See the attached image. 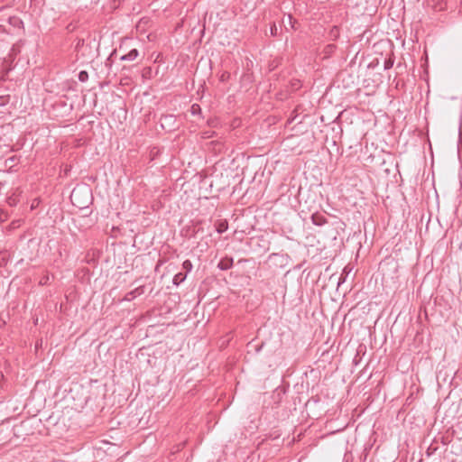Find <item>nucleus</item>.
Instances as JSON below:
<instances>
[{"mask_svg": "<svg viewBox=\"0 0 462 462\" xmlns=\"http://www.w3.org/2000/svg\"><path fill=\"white\" fill-rule=\"evenodd\" d=\"M143 292V288L138 287V288L134 289V291H130L129 293H127L125 296V300H129L131 299H134L136 296L141 295Z\"/></svg>", "mask_w": 462, "mask_h": 462, "instance_id": "obj_4", "label": "nucleus"}, {"mask_svg": "<svg viewBox=\"0 0 462 462\" xmlns=\"http://www.w3.org/2000/svg\"><path fill=\"white\" fill-rule=\"evenodd\" d=\"M139 55V51L136 49L131 50L128 53L123 55L120 59L121 60L133 61Z\"/></svg>", "mask_w": 462, "mask_h": 462, "instance_id": "obj_3", "label": "nucleus"}, {"mask_svg": "<svg viewBox=\"0 0 462 462\" xmlns=\"http://www.w3.org/2000/svg\"><path fill=\"white\" fill-rule=\"evenodd\" d=\"M229 75L226 74V73H223L222 76H221V80L224 81L226 79V77H228Z\"/></svg>", "mask_w": 462, "mask_h": 462, "instance_id": "obj_19", "label": "nucleus"}, {"mask_svg": "<svg viewBox=\"0 0 462 462\" xmlns=\"http://www.w3.org/2000/svg\"><path fill=\"white\" fill-rule=\"evenodd\" d=\"M232 266H233V258L232 257H224L217 263V267L222 271L229 270L230 268H232Z\"/></svg>", "mask_w": 462, "mask_h": 462, "instance_id": "obj_2", "label": "nucleus"}, {"mask_svg": "<svg viewBox=\"0 0 462 462\" xmlns=\"http://www.w3.org/2000/svg\"><path fill=\"white\" fill-rule=\"evenodd\" d=\"M270 31H271V34H272L273 36H275V35L277 34V27H276L275 23H273V24L271 26Z\"/></svg>", "mask_w": 462, "mask_h": 462, "instance_id": "obj_14", "label": "nucleus"}, {"mask_svg": "<svg viewBox=\"0 0 462 462\" xmlns=\"http://www.w3.org/2000/svg\"><path fill=\"white\" fill-rule=\"evenodd\" d=\"M186 277H187L186 273H179L174 275L172 282L175 285H179L185 281Z\"/></svg>", "mask_w": 462, "mask_h": 462, "instance_id": "obj_5", "label": "nucleus"}, {"mask_svg": "<svg viewBox=\"0 0 462 462\" xmlns=\"http://www.w3.org/2000/svg\"><path fill=\"white\" fill-rule=\"evenodd\" d=\"M350 271H351V269H349V270H348V269H347V266H346V267L344 268V270H343V273H342V274H344V273H345L346 275H347V274L349 273V272H350Z\"/></svg>", "mask_w": 462, "mask_h": 462, "instance_id": "obj_18", "label": "nucleus"}, {"mask_svg": "<svg viewBox=\"0 0 462 462\" xmlns=\"http://www.w3.org/2000/svg\"><path fill=\"white\" fill-rule=\"evenodd\" d=\"M183 269L188 273L192 270V263L189 260H185L182 263Z\"/></svg>", "mask_w": 462, "mask_h": 462, "instance_id": "obj_10", "label": "nucleus"}, {"mask_svg": "<svg viewBox=\"0 0 462 462\" xmlns=\"http://www.w3.org/2000/svg\"><path fill=\"white\" fill-rule=\"evenodd\" d=\"M227 229V224L226 223H220L218 226L217 227V231L219 234L224 233Z\"/></svg>", "mask_w": 462, "mask_h": 462, "instance_id": "obj_11", "label": "nucleus"}, {"mask_svg": "<svg viewBox=\"0 0 462 462\" xmlns=\"http://www.w3.org/2000/svg\"><path fill=\"white\" fill-rule=\"evenodd\" d=\"M393 66V60L391 59L385 60L383 67L384 69H389Z\"/></svg>", "mask_w": 462, "mask_h": 462, "instance_id": "obj_12", "label": "nucleus"}, {"mask_svg": "<svg viewBox=\"0 0 462 462\" xmlns=\"http://www.w3.org/2000/svg\"><path fill=\"white\" fill-rule=\"evenodd\" d=\"M162 120H163L165 122L171 121V120H173V116H171V115L164 116L162 117Z\"/></svg>", "mask_w": 462, "mask_h": 462, "instance_id": "obj_16", "label": "nucleus"}, {"mask_svg": "<svg viewBox=\"0 0 462 462\" xmlns=\"http://www.w3.org/2000/svg\"><path fill=\"white\" fill-rule=\"evenodd\" d=\"M215 134V132H205L203 133V138H211Z\"/></svg>", "mask_w": 462, "mask_h": 462, "instance_id": "obj_15", "label": "nucleus"}, {"mask_svg": "<svg viewBox=\"0 0 462 462\" xmlns=\"http://www.w3.org/2000/svg\"><path fill=\"white\" fill-rule=\"evenodd\" d=\"M261 348H262V346H261L260 347H258V348L256 349V351H257V352H258V351H260V349H261Z\"/></svg>", "mask_w": 462, "mask_h": 462, "instance_id": "obj_24", "label": "nucleus"}, {"mask_svg": "<svg viewBox=\"0 0 462 462\" xmlns=\"http://www.w3.org/2000/svg\"><path fill=\"white\" fill-rule=\"evenodd\" d=\"M78 77L79 81L86 82L88 79V73L86 70H81Z\"/></svg>", "mask_w": 462, "mask_h": 462, "instance_id": "obj_9", "label": "nucleus"}, {"mask_svg": "<svg viewBox=\"0 0 462 462\" xmlns=\"http://www.w3.org/2000/svg\"><path fill=\"white\" fill-rule=\"evenodd\" d=\"M9 23L13 26L18 27V28L22 27L23 24V21L19 17H16V16L10 17Z\"/></svg>", "mask_w": 462, "mask_h": 462, "instance_id": "obj_6", "label": "nucleus"}, {"mask_svg": "<svg viewBox=\"0 0 462 462\" xmlns=\"http://www.w3.org/2000/svg\"><path fill=\"white\" fill-rule=\"evenodd\" d=\"M208 125H209L210 126H215L214 122H211V121H208Z\"/></svg>", "mask_w": 462, "mask_h": 462, "instance_id": "obj_21", "label": "nucleus"}, {"mask_svg": "<svg viewBox=\"0 0 462 462\" xmlns=\"http://www.w3.org/2000/svg\"><path fill=\"white\" fill-rule=\"evenodd\" d=\"M83 191H84L87 195L90 194V190H89V189H88V188H86V187H85V188H83Z\"/></svg>", "mask_w": 462, "mask_h": 462, "instance_id": "obj_20", "label": "nucleus"}, {"mask_svg": "<svg viewBox=\"0 0 462 462\" xmlns=\"http://www.w3.org/2000/svg\"><path fill=\"white\" fill-rule=\"evenodd\" d=\"M311 221L315 226H324L325 224H327L328 219L323 214L316 212V213L312 214Z\"/></svg>", "mask_w": 462, "mask_h": 462, "instance_id": "obj_1", "label": "nucleus"}, {"mask_svg": "<svg viewBox=\"0 0 462 462\" xmlns=\"http://www.w3.org/2000/svg\"><path fill=\"white\" fill-rule=\"evenodd\" d=\"M83 44H84V40H83V39H79V40H78L77 44H76V46H75L76 51H79V48H80L81 46H83Z\"/></svg>", "mask_w": 462, "mask_h": 462, "instance_id": "obj_13", "label": "nucleus"}, {"mask_svg": "<svg viewBox=\"0 0 462 462\" xmlns=\"http://www.w3.org/2000/svg\"><path fill=\"white\" fill-rule=\"evenodd\" d=\"M345 281H346V278H345V277H343V274H341V277L339 278V281H338V286H339L341 283L345 282Z\"/></svg>", "mask_w": 462, "mask_h": 462, "instance_id": "obj_17", "label": "nucleus"}, {"mask_svg": "<svg viewBox=\"0 0 462 462\" xmlns=\"http://www.w3.org/2000/svg\"><path fill=\"white\" fill-rule=\"evenodd\" d=\"M190 113L192 115H200L201 114V107L199 104H193L190 107Z\"/></svg>", "mask_w": 462, "mask_h": 462, "instance_id": "obj_8", "label": "nucleus"}, {"mask_svg": "<svg viewBox=\"0 0 462 462\" xmlns=\"http://www.w3.org/2000/svg\"><path fill=\"white\" fill-rule=\"evenodd\" d=\"M288 19H289L290 23H291L292 17L291 15H289Z\"/></svg>", "mask_w": 462, "mask_h": 462, "instance_id": "obj_22", "label": "nucleus"}, {"mask_svg": "<svg viewBox=\"0 0 462 462\" xmlns=\"http://www.w3.org/2000/svg\"><path fill=\"white\" fill-rule=\"evenodd\" d=\"M81 191L82 190L79 188L73 189V190L71 192V195H70V199H71L73 204H76L75 200L78 199V197L81 193Z\"/></svg>", "mask_w": 462, "mask_h": 462, "instance_id": "obj_7", "label": "nucleus"}, {"mask_svg": "<svg viewBox=\"0 0 462 462\" xmlns=\"http://www.w3.org/2000/svg\"><path fill=\"white\" fill-rule=\"evenodd\" d=\"M296 116H293L291 119H290V121H293L295 120Z\"/></svg>", "mask_w": 462, "mask_h": 462, "instance_id": "obj_23", "label": "nucleus"}]
</instances>
